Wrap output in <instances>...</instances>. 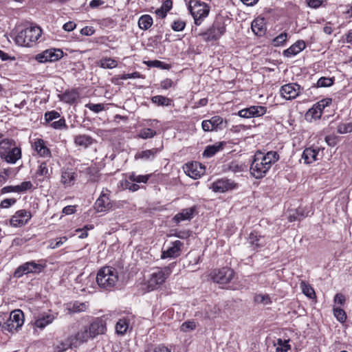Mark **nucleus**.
I'll list each match as a JSON object with an SVG mask.
<instances>
[{
    "label": "nucleus",
    "mask_w": 352,
    "mask_h": 352,
    "mask_svg": "<svg viewBox=\"0 0 352 352\" xmlns=\"http://www.w3.org/2000/svg\"><path fill=\"white\" fill-rule=\"evenodd\" d=\"M109 192L110 191L107 188L103 190L95 202V208L98 212H104L112 208L113 204L109 197Z\"/></svg>",
    "instance_id": "nucleus-14"
},
{
    "label": "nucleus",
    "mask_w": 352,
    "mask_h": 352,
    "mask_svg": "<svg viewBox=\"0 0 352 352\" xmlns=\"http://www.w3.org/2000/svg\"><path fill=\"white\" fill-rule=\"evenodd\" d=\"M124 186L126 189H129L132 192L137 191L140 188L139 185H138L137 184H134L131 181H126L124 184Z\"/></svg>",
    "instance_id": "nucleus-58"
},
{
    "label": "nucleus",
    "mask_w": 352,
    "mask_h": 352,
    "mask_svg": "<svg viewBox=\"0 0 352 352\" xmlns=\"http://www.w3.org/2000/svg\"><path fill=\"white\" fill-rule=\"evenodd\" d=\"M85 107L94 113H99L104 109V105L103 104L88 103L85 104Z\"/></svg>",
    "instance_id": "nucleus-51"
},
{
    "label": "nucleus",
    "mask_w": 352,
    "mask_h": 352,
    "mask_svg": "<svg viewBox=\"0 0 352 352\" xmlns=\"http://www.w3.org/2000/svg\"><path fill=\"white\" fill-rule=\"evenodd\" d=\"M89 338H91V336L89 333L87 328L85 327L83 329H81L79 331H78V333L74 336L70 337L69 344H61L63 346L59 347V351H64L69 346L76 347L78 345L81 344L82 343L87 342Z\"/></svg>",
    "instance_id": "nucleus-11"
},
{
    "label": "nucleus",
    "mask_w": 352,
    "mask_h": 352,
    "mask_svg": "<svg viewBox=\"0 0 352 352\" xmlns=\"http://www.w3.org/2000/svg\"><path fill=\"white\" fill-rule=\"evenodd\" d=\"M289 349L290 346L288 344V341L278 339L277 346L276 349L277 352H287Z\"/></svg>",
    "instance_id": "nucleus-47"
},
{
    "label": "nucleus",
    "mask_w": 352,
    "mask_h": 352,
    "mask_svg": "<svg viewBox=\"0 0 352 352\" xmlns=\"http://www.w3.org/2000/svg\"><path fill=\"white\" fill-rule=\"evenodd\" d=\"M333 78L321 77L318 79L316 87H328L333 84Z\"/></svg>",
    "instance_id": "nucleus-42"
},
{
    "label": "nucleus",
    "mask_w": 352,
    "mask_h": 352,
    "mask_svg": "<svg viewBox=\"0 0 352 352\" xmlns=\"http://www.w3.org/2000/svg\"><path fill=\"white\" fill-rule=\"evenodd\" d=\"M79 94L76 90L66 91L61 95V100L65 102L72 104L78 98Z\"/></svg>",
    "instance_id": "nucleus-31"
},
{
    "label": "nucleus",
    "mask_w": 352,
    "mask_h": 352,
    "mask_svg": "<svg viewBox=\"0 0 352 352\" xmlns=\"http://www.w3.org/2000/svg\"><path fill=\"white\" fill-rule=\"evenodd\" d=\"M153 18L148 14H144L140 16L138 20V26L140 29L146 30L153 25Z\"/></svg>",
    "instance_id": "nucleus-32"
},
{
    "label": "nucleus",
    "mask_w": 352,
    "mask_h": 352,
    "mask_svg": "<svg viewBox=\"0 0 352 352\" xmlns=\"http://www.w3.org/2000/svg\"><path fill=\"white\" fill-rule=\"evenodd\" d=\"M175 263L170 264L168 266L163 268H157L155 271L151 274L148 280L147 287L149 290H155L158 289L166 280L168 278L172 272V268L174 267Z\"/></svg>",
    "instance_id": "nucleus-5"
},
{
    "label": "nucleus",
    "mask_w": 352,
    "mask_h": 352,
    "mask_svg": "<svg viewBox=\"0 0 352 352\" xmlns=\"http://www.w3.org/2000/svg\"><path fill=\"white\" fill-rule=\"evenodd\" d=\"M16 201V200L14 198L5 199L1 202L0 207L2 208H8L9 207L14 204Z\"/></svg>",
    "instance_id": "nucleus-57"
},
{
    "label": "nucleus",
    "mask_w": 352,
    "mask_h": 352,
    "mask_svg": "<svg viewBox=\"0 0 352 352\" xmlns=\"http://www.w3.org/2000/svg\"><path fill=\"white\" fill-rule=\"evenodd\" d=\"M228 170L234 173H240L243 170V166L236 162H232L228 165Z\"/></svg>",
    "instance_id": "nucleus-53"
},
{
    "label": "nucleus",
    "mask_w": 352,
    "mask_h": 352,
    "mask_svg": "<svg viewBox=\"0 0 352 352\" xmlns=\"http://www.w3.org/2000/svg\"><path fill=\"white\" fill-rule=\"evenodd\" d=\"M23 322V313L19 309L14 310L10 313L9 318L2 324V330L12 333L20 328Z\"/></svg>",
    "instance_id": "nucleus-8"
},
{
    "label": "nucleus",
    "mask_w": 352,
    "mask_h": 352,
    "mask_svg": "<svg viewBox=\"0 0 352 352\" xmlns=\"http://www.w3.org/2000/svg\"><path fill=\"white\" fill-rule=\"evenodd\" d=\"M332 102V99L329 98H324L316 102V104L323 110L326 107L330 105Z\"/></svg>",
    "instance_id": "nucleus-59"
},
{
    "label": "nucleus",
    "mask_w": 352,
    "mask_h": 352,
    "mask_svg": "<svg viewBox=\"0 0 352 352\" xmlns=\"http://www.w3.org/2000/svg\"><path fill=\"white\" fill-rule=\"evenodd\" d=\"M55 319V316L52 314H41L35 320L34 325L40 329L45 327L47 325L51 324Z\"/></svg>",
    "instance_id": "nucleus-27"
},
{
    "label": "nucleus",
    "mask_w": 352,
    "mask_h": 352,
    "mask_svg": "<svg viewBox=\"0 0 352 352\" xmlns=\"http://www.w3.org/2000/svg\"><path fill=\"white\" fill-rule=\"evenodd\" d=\"M32 187V184L30 181L23 182L20 184V188H21V190L22 192L31 189Z\"/></svg>",
    "instance_id": "nucleus-64"
},
{
    "label": "nucleus",
    "mask_w": 352,
    "mask_h": 352,
    "mask_svg": "<svg viewBox=\"0 0 352 352\" xmlns=\"http://www.w3.org/2000/svg\"><path fill=\"white\" fill-rule=\"evenodd\" d=\"M322 108L318 107L316 103L308 111V113L311 114V117L314 119L320 118L322 113Z\"/></svg>",
    "instance_id": "nucleus-46"
},
{
    "label": "nucleus",
    "mask_w": 352,
    "mask_h": 352,
    "mask_svg": "<svg viewBox=\"0 0 352 352\" xmlns=\"http://www.w3.org/2000/svg\"><path fill=\"white\" fill-rule=\"evenodd\" d=\"M12 173V168L0 169V183H5Z\"/></svg>",
    "instance_id": "nucleus-50"
},
{
    "label": "nucleus",
    "mask_w": 352,
    "mask_h": 352,
    "mask_svg": "<svg viewBox=\"0 0 352 352\" xmlns=\"http://www.w3.org/2000/svg\"><path fill=\"white\" fill-rule=\"evenodd\" d=\"M31 212L25 210H20L15 212L11 217L10 225L14 227H21L25 226L31 219Z\"/></svg>",
    "instance_id": "nucleus-15"
},
{
    "label": "nucleus",
    "mask_w": 352,
    "mask_h": 352,
    "mask_svg": "<svg viewBox=\"0 0 352 352\" xmlns=\"http://www.w3.org/2000/svg\"><path fill=\"white\" fill-rule=\"evenodd\" d=\"M87 328L91 338H94L100 334L104 333L106 323L103 319L97 318Z\"/></svg>",
    "instance_id": "nucleus-19"
},
{
    "label": "nucleus",
    "mask_w": 352,
    "mask_h": 352,
    "mask_svg": "<svg viewBox=\"0 0 352 352\" xmlns=\"http://www.w3.org/2000/svg\"><path fill=\"white\" fill-rule=\"evenodd\" d=\"M44 268V265L36 263L34 261L26 262L16 268L14 273V276L15 278H21L24 274L30 273L38 274L41 273Z\"/></svg>",
    "instance_id": "nucleus-9"
},
{
    "label": "nucleus",
    "mask_w": 352,
    "mask_h": 352,
    "mask_svg": "<svg viewBox=\"0 0 352 352\" xmlns=\"http://www.w3.org/2000/svg\"><path fill=\"white\" fill-rule=\"evenodd\" d=\"M345 297L342 294H336V296H334V302L336 304L342 305L345 302Z\"/></svg>",
    "instance_id": "nucleus-62"
},
{
    "label": "nucleus",
    "mask_w": 352,
    "mask_h": 352,
    "mask_svg": "<svg viewBox=\"0 0 352 352\" xmlns=\"http://www.w3.org/2000/svg\"><path fill=\"white\" fill-rule=\"evenodd\" d=\"M195 210V206L183 209L173 217V220L177 223L185 220H190L193 217Z\"/></svg>",
    "instance_id": "nucleus-26"
},
{
    "label": "nucleus",
    "mask_w": 352,
    "mask_h": 352,
    "mask_svg": "<svg viewBox=\"0 0 352 352\" xmlns=\"http://www.w3.org/2000/svg\"><path fill=\"white\" fill-rule=\"evenodd\" d=\"M150 177L149 175H137L135 173H132L129 176V179L132 182L136 183H146Z\"/></svg>",
    "instance_id": "nucleus-40"
},
{
    "label": "nucleus",
    "mask_w": 352,
    "mask_h": 352,
    "mask_svg": "<svg viewBox=\"0 0 352 352\" xmlns=\"http://www.w3.org/2000/svg\"><path fill=\"white\" fill-rule=\"evenodd\" d=\"M95 30L91 26H86L81 29L80 34L85 36H91L94 34Z\"/></svg>",
    "instance_id": "nucleus-60"
},
{
    "label": "nucleus",
    "mask_w": 352,
    "mask_h": 352,
    "mask_svg": "<svg viewBox=\"0 0 352 352\" xmlns=\"http://www.w3.org/2000/svg\"><path fill=\"white\" fill-rule=\"evenodd\" d=\"M37 175L41 176L48 177L50 175V170L48 168L47 164L46 162H42L38 168Z\"/></svg>",
    "instance_id": "nucleus-49"
},
{
    "label": "nucleus",
    "mask_w": 352,
    "mask_h": 352,
    "mask_svg": "<svg viewBox=\"0 0 352 352\" xmlns=\"http://www.w3.org/2000/svg\"><path fill=\"white\" fill-rule=\"evenodd\" d=\"M183 243L180 241H175L172 243V246L162 252V258H176L180 255L181 248Z\"/></svg>",
    "instance_id": "nucleus-20"
},
{
    "label": "nucleus",
    "mask_w": 352,
    "mask_h": 352,
    "mask_svg": "<svg viewBox=\"0 0 352 352\" xmlns=\"http://www.w3.org/2000/svg\"><path fill=\"white\" fill-rule=\"evenodd\" d=\"M99 65L104 69H113L118 66V62L111 58H102Z\"/></svg>",
    "instance_id": "nucleus-35"
},
{
    "label": "nucleus",
    "mask_w": 352,
    "mask_h": 352,
    "mask_svg": "<svg viewBox=\"0 0 352 352\" xmlns=\"http://www.w3.org/2000/svg\"><path fill=\"white\" fill-rule=\"evenodd\" d=\"M238 187V184L228 178H221L214 182L210 187L215 192H225Z\"/></svg>",
    "instance_id": "nucleus-13"
},
{
    "label": "nucleus",
    "mask_w": 352,
    "mask_h": 352,
    "mask_svg": "<svg viewBox=\"0 0 352 352\" xmlns=\"http://www.w3.org/2000/svg\"><path fill=\"white\" fill-rule=\"evenodd\" d=\"M306 47L305 43L302 40H298L291 45L289 48L283 51V56L291 57L302 52Z\"/></svg>",
    "instance_id": "nucleus-23"
},
{
    "label": "nucleus",
    "mask_w": 352,
    "mask_h": 352,
    "mask_svg": "<svg viewBox=\"0 0 352 352\" xmlns=\"http://www.w3.org/2000/svg\"><path fill=\"white\" fill-rule=\"evenodd\" d=\"M173 81L171 79L166 78L161 82V87L164 89H168L173 86Z\"/></svg>",
    "instance_id": "nucleus-63"
},
{
    "label": "nucleus",
    "mask_w": 352,
    "mask_h": 352,
    "mask_svg": "<svg viewBox=\"0 0 352 352\" xmlns=\"http://www.w3.org/2000/svg\"><path fill=\"white\" fill-rule=\"evenodd\" d=\"M63 56V52L60 49H48L38 54L36 56V60L40 63L54 62L60 59Z\"/></svg>",
    "instance_id": "nucleus-12"
},
{
    "label": "nucleus",
    "mask_w": 352,
    "mask_h": 352,
    "mask_svg": "<svg viewBox=\"0 0 352 352\" xmlns=\"http://www.w3.org/2000/svg\"><path fill=\"white\" fill-rule=\"evenodd\" d=\"M267 111V108L263 106H251L248 108L243 109L238 112V115L241 118H250L260 117L264 115Z\"/></svg>",
    "instance_id": "nucleus-17"
},
{
    "label": "nucleus",
    "mask_w": 352,
    "mask_h": 352,
    "mask_svg": "<svg viewBox=\"0 0 352 352\" xmlns=\"http://www.w3.org/2000/svg\"><path fill=\"white\" fill-rule=\"evenodd\" d=\"M60 117L59 113L52 111L45 113V119L47 122H50L54 119L58 118Z\"/></svg>",
    "instance_id": "nucleus-55"
},
{
    "label": "nucleus",
    "mask_w": 352,
    "mask_h": 352,
    "mask_svg": "<svg viewBox=\"0 0 352 352\" xmlns=\"http://www.w3.org/2000/svg\"><path fill=\"white\" fill-rule=\"evenodd\" d=\"M118 280V273L115 268L104 267L99 270L96 276L98 287L105 291L113 289Z\"/></svg>",
    "instance_id": "nucleus-2"
},
{
    "label": "nucleus",
    "mask_w": 352,
    "mask_h": 352,
    "mask_svg": "<svg viewBox=\"0 0 352 352\" xmlns=\"http://www.w3.org/2000/svg\"><path fill=\"white\" fill-rule=\"evenodd\" d=\"M160 149L157 148H154L150 150H145L140 153H138L135 155V158H140V159H144V160H151L153 159L155 156V155L160 152Z\"/></svg>",
    "instance_id": "nucleus-33"
},
{
    "label": "nucleus",
    "mask_w": 352,
    "mask_h": 352,
    "mask_svg": "<svg viewBox=\"0 0 352 352\" xmlns=\"http://www.w3.org/2000/svg\"><path fill=\"white\" fill-rule=\"evenodd\" d=\"M225 143L217 142L214 144L207 146L203 153V157L209 158L214 156L218 151L223 149Z\"/></svg>",
    "instance_id": "nucleus-30"
},
{
    "label": "nucleus",
    "mask_w": 352,
    "mask_h": 352,
    "mask_svg": "<svg viewBox=\"0 0 352 352\" xmlns=\"http://www.w3.org/2000/svg\"><path fill=\"white\" fill-rule=\"evenodd\" d=\"M184 169L186 174L192 179H197L205 173V167L197 162L186 164Z\"/></svg>",
    "instance_id": "nucleus-18"
},
{
    "label": "nucleus",
    "mask_w": 352,
    "mask_h": 352,
    "mask_svg": "<svg viewBox=\"0 0 352 352\" xmlns=\"http://www.w3.org/2000/svg\"><path fill=\"white\" fill-rule=\"evenodd\" d=\"M252 30L253 32L258 36H261L265 34L266 26L264 18L258 17L252 22Z\"/></svg>",
    "instance_id": "nucleus-25"
},
{
    "label": "nucleus",
    "mask_w": 352,
    "mask_h": 352,
    "mask_svg": "<svg viewBox=\"0 0 352 352\" xmlns=\"http://www.w3.org/2000/svg\"><path fill=\"white\" fill-rule=\"evenodd\" d=\"M225 32L226 25L224 22L221 19H217L214 21L210 28L199 35L203 36L204 40L208 42L217 41L225 33Z\"/></svg>",
    "instance_id": "nucleus-7"
},
{
    "label": "nucleus",
    "mask_w": 352,
    "mask_h": 352,
    "mask_svg": "<svg viewBox=\"0 0 352 352\" xmlns=\"http://www.w3.org/2000/svg\"><path fill=\"white\" fill-rule=\"evenodd\" d=\"M186 23L181 20L175 21L172 24V29L175 32H179L184 29Z\"/></svg>",
    "instance_id": "nucleus-54"
},
{
    "label": "nucleus",
    "mask_w": 352,
    "mask_h": 352,
    "mask_svg": "<svg viewBox=\"0 0 352 352\" xmlns=\"http://www.w3.org/2000/svg\"><path fill=\"white\" fill-rule=\"evenodd\" d=\"M41 29L38 26H31L21 30L15 37V43L19 46L30 47L41 37Z\"/></svg>",
    "instance_id": "nucleus-4"
},
{
    "label": "nucleus",
    "mask_w": 352,
    "mask_h": 352,
    "mask_svg": "<svg viewBox=\"0 0 352 352\" xmlns=\"http://www.w3.org/2000/svg\"><path fill=\"white\" fill-rule=\"evenodd\" d=\"M248 241L254 250H258L266 244L265 236L258 234L256 232H252L250 234Z\"/></svg>",
    "instance_id": "nucleus-21"
},
{
    "label": "nucleus",
    "mask_w": 352,
    "mask_h": 352,
    "mask_svg": "<svg viewBox=\"0 0 352 352\" xmlns=\"http://www.w3.org/2000/svg\"><path fill=\"white\" fill-rule=\"evenodd\" d=\"M287 39V34L285 32L280 34L272 41V44L275 47L283 45Z\"/></svg>",
    "instance_id": "nucleus-43"
},
{
    "label": "nucleus",
    "mask_w": 352,
    "mask_h": 352,
    "mask_svg": "<svg viewBox=\"0 0 352 352\" xmlns=\"http://www.w3.org/2000/svg\"><path fill=\"white\" fill-rule=\"evenodd\" d=\"M254 302L257 303H263L264 305H269L272 302L269 295L267 294H256L254 296Z\"/></svg>",
    "instance_id": "nucleus-48"
},
{
    "label": "nucleus",
    "mask_w": 352,
    "mask_h": 352,
    "mask_svg": "<svg viewBox=\"0 0 352 352\" xmlns=\"http://www.w3.org/2000/svg\"><path fill=\"white\" fill-rule=\"evenodd\" d=\"M157 134L156 131L151 128H144L140 131L138 137L144 140L153 138Z\"/></svg>",
    "instance_id": "nucleus-39"
},
{
    "label": "nucleus",
    "mask_w": 352,
    "mask_h": 352,
    "mask_svg": "<svg viewBox=\"0 0 352 352\" xmlns=\"http://www.w3.org/2000/svg\"><path fill=\"white\" fill-rule=\"evenodd\" d=\"M76 174L71 168L63 169L61 171L60 182L65 186H71L74 184Z\"/></svg>",
    "instance_id": "nucleus-22"
},
{
    "label": "nucleus",
    "mask_w": 352,
    "mask_h": 352,
    "mask_svg": "<svg viewBox=\"0 0 352 352\" xmlns=\"http://www.w3.org/2000/svg\"><path fill=\"white\" fill-rule=\"evenodd\" d=\"M278 160L279 155L276 151H271L265 154L256 152L250 168L251 175L256 179L263 178Z\"/></svg>",
    "instance_id": "nucleus-1"
},
{
    "label": "nucleus",
    "mask_w": 352,
    "mask_h": 352,
    "mask_svg": "<svg viewBox=\"0 0 352 352\" xmlns=\"http://www.w3.org/2000/svg\"><path fill=\"white\" fill-rule=\"evenodd\" d=\"M234 272L230 267H223L214 270L211 273V278L214 282L219 284H227L233 278Z\"/></svg>",
    "instance_id": "nucleus-10"
},
{
    "label": "nucleus",
    "mask_w": 352,
    "mask_h": 352,
    "mask_svg": "<svg viewBox=\"0 0 352 352\" xmlns=\"http://www.w3.org/2000/svg\"><path fill=\"white\" fill-rule=\"evenodd\" d=\"M318 153L319 150L318 148H307L302 153V159L305 164H311L317 160Z\"/></svg>",
    "instance_id": "nucleus-28"
},
{
    "label": "nucleus",
    "mask_w": 352,
    "mask_h": 352,
    "mask_svg": "<svg viewBox=\"0 0 352 352\" xmlns=\"http://www.w3.org/2000/svg\"><path fill=\"white\" fill-rule=\"evenodd\" d=\"M51 126L55 129H61L63 128H66L65 120L64 118H60L57 121H54L51 124Z\"/></svg>",
    "instance_id": "nucleus-56"
},
{
    "label": "nucleus",
    "mask_w": 352,
    "mask_h": 352,
    "mask_svg": "<svg viewBox=\"0 0 352 352\" xmlns=\"http://www.w3.org/2000/svg\"><path fill=\"white\" fill-rule=\"evenodd\" d=\"M34 147L40 156L43 157H50L51 156V152L50 149L45 146L43 140H36L34 143Z\"/></svg>",
    "instance_id": "nucleus-29"
},
{
    "label": "nucleus",
    "mask_w": 352,
    "mask_h": 352,
    "mask_svg": "<svg viewBox=\"0 0 352 352\" xmlns=\"http://www.w3.org/2000/svg\"><path fill=\"white\" fill-rule=\"evenodd\" d=\"M333 311L334 316L340 322L343 323L346 321V314L342 309L334 307Z\"/></svg>",
    "instance_id": "nucleus-41"
},
{
    "label": "nucleus",
    "mask_w": 352,
    "mask_h": 352,
    "mask_svg": "<svg viewBox=\"0 0 352 352\" xmlns=\"http://www.w3.org/2000/svg\"><path fill=\"white\" fill-rule=\"evenodd\" d=\"M337 132L340 134L352 132V122L339 124L337 127Z\"/></svg>",
    "instance_id": "nucleus-45"
},
{
    "label": "nucleus",
    "mask_w": 352,
    "mask_h": 352,
    "mask_svg": "<svg viewBox=\"0 0 352 352\" xmlns=\"http://www.w3.org/2000/svg\"><path fill=\"white\" fill-rule=\"evenodd\" d=\"M188 9L192 16L196 25H201L204 19L208 16L210 9L205 3L197 0H190Z\"/></svg>",
    "instance_id": "nucleus-6"
},
{
    "label": "nucleus",
    "mask_w": 352,
    "mask_h": 352,
    "mask_svg": "<svg viewBox=\"0 0 352 352\" xmlns=\"http://www.w3.org/2000/svg\"><path fill=\"white\" fill-rule=\"evenodd\" d=\"M195 327L196 324L194 321H186L182 324L180 329L182 331L188 332L195 329Z\"/></svg>",
    "instance_id": "nucleus-52"
},
{
    "label": "nucleus",
    "mask_w": 352,
    "mask_h": 352,
    "mask_svg": "<svg viewBox=\"0 0 352 352\" xmlns=\"http://www.w3.org/2000/svg\"><path fill=\"white\" fill-rule=\"evenodd\" d=\"M89 307L88 302L74 301L67 305V309L70 314H78L86 311Z\"/></svg>",
    "instance_id": "nucleus-24"
},
{
    "label": "nucleus",
    "mask_w": 352,
    "mask_h": 352,
    "mask_svg": "<svg viewBox=\"0 0 352 352\" xmlns=\"http://www.w3.org/2000/svg\"><path fill=\"white\" fill-rule=\"evenodd\" d=\"M280 93L286 100H292L300 94V86L296 83L286 84L281 87Z\"/></svg>",
    "instance_id": "nucleus-16"
},
{
    "label": "nucleus",
    "mask_w": 352,
    "mask_h": 352,
    "mask_svg": "<svg viewBox=\"0 0 352 352\" xmlns=\"http://www.w3.org/2000/svg\"><path fill=\"white\" fill-rule=\"evenodd\" d=\"M129 328V322L126 318L120 319L116 323V330L118 334L124 335Z\"/></svg>",
    "instance_id": "nucleus-37"
},
{
    "label": "nucleus",
    "mask_w": 352,
    "mask_h": 352,
    "mask_svg": "<svg viewBox=\"0 0 352 352\" xmlns=\"http://www.w3.org/2000/svg\"><path fill=\"white\" fill-rule=\"evenodd\" d=\"M152 102L158 106H169L171 104V99L163 96H155L151 98Z\"/></svg>",
    "instance_id": "nucleus-36"
},
{
    "label": "nucleus",
    "mask_w": 352,
    "mask_h": 352,
    "mask_svg": "<svg viewBox=\"0 0 352 352\" xmlns=\"http://www.w3.org/2000/svg\"><path fill=\"white\" fill-rule=\"evenodd\" d=\"M74 142L78 146L87 147L92 144L93 140L91 137L87 135H78L75 137Z\"/></svg>",
    "instance_id": "nucleus-34"
},
{
    "label": "nucleus",
    "mask_w": 352,
    "mask_h": 352,
    "mask_svg": "<svg viewBox=\"0 0 352 352\" xmlns=\"http://www.w3.org/2000/svg\"><path fill=\"white\" fill-rule=\"evenodd\" d=\"M201 127L204 131L208 132L214 131V128H212L210 120H206L202 121Z\"/></svg>",
    "instance_id": "nucleus-61"
},
{
    "label": "nucleus",
    "mask_w": 352,
    "mask_h": 352,
    "mask_svg": "<svg viewBox=\"0 0 352 352\" xmlns=\"http://www.w3.org/2000/svg\"><path fill=\"white\" fill-rule=\"evenodd\" d=\"M0 157L8 163L15 164L21 157V150L14 140L3 139L0 142Z\"/></svg>",
    "instance_id": "nucleus-3"
},
{
    "label": "nucleus",
    "mask_w": 352,
    "mask_h": 352,
    "mask_svg": "<svg viewBox=\"0 0 352 352\" xmlns=\"http://www.w3.org/2000/svg\"><path fill=\"white\" fill-rule=\"evenodd\" d=\"M210 121L212 128H214V131L221 129V125L223 124V120L221 116H213L210 119Z\"/></svg>",
    "instance_id": "nucleus-44"
},
{
    "label": "nucleus",
    "mask_w": 352,
    "mask_h": 352,
    "mask_svg": "<svg viewBox=\"0 0 352 352\" xmlns=\"http://www.w3.org/2000/svg\"><path fill=\"white\" fill-rule=\"evenodd\" d=\"M300 287L302 289V293L308 298L312 299L316 297V293L314 288L311 287L309 284L302 281L300 283Z\"/></svg>",
    "instance_id": "nucleus-38"
}]
</instances>
